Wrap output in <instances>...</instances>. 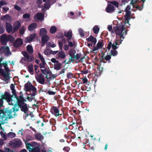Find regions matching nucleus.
Segmentation results:
<instances>
[{"mask_svg":"<svg viewBox=\"0 0 152 152\" xmlns=\"http://www.w3.org/2000/svg\"><path fill=\"white\" fill-rule=\"evenodd\" d=\"M9 107L4 110H0V117L3 121L6 120L8 118L10 119L15 117L17 115L16 112L18 110V108Z\"/></svg>","mask_w":152,"mask_h":152,"instance_id":"nucleus-1","label":"nucleus"},{"mask_svg":"<svg viewBox=\"0 0 152 152\" xmlns=\"http://www.w3.org/2000/svg\"><path fill=\"white\" fill-rule=\"evenodd\" d=\"M24 88L26 91L29 92V94L31 95V97L27 96L26 99L28 101L31 102L33 100L32 98H34V96L37 94L36 88L29 81L25 84Z\"/></svg>","mask_w":152,"mask_h":152,"instance_id":"nucleus-2","label":"nucleus"},{"mask_svg":"<svg viewBox=\"0 0 152 152\" xmlns=\"http://www.w3.org/2000/svg\"><path fill=\"white\" fill-rule=\"evenodd\" d=\"M127 31L125 27V26L122 24L117 26L116 29L115 30L116 35L118 36L121 38H122V39L125 38L124 36L127 34Z\"/></svg>","mask_w":152,"mask_h":152,"instance_id":"nucleus-3","label":"nucleus"},{"mask_svg":"<svg viewBox=\"0 0 152 152\" xmlns=\"http://www.w3.org/2000/svg\"><path fill=\"white\" fill-rule=\"evenodd\" d=\"M12 96L7 92L5 91L4 94L1 95V98L0 99V107L2 106L3 104V99L6 100L9 104H12L13 103H12L13 100L11 98Z\"/></svg>","mask_w":152,"mask_h":152,"instance_id":"nucleus-4","label":"nucleus"},{"mask_svg":"<svg viewBox=\"0 0 152 152\" xmlns=\"http://www.w3.org/2000/svg\"><path fill=\"white\" fill-rule=\"evenodd\" d=\"M26 148L30 152H40V148L39 147H35L34 146L35 143L31 142L28 143L26 141L25 142Z\"/></svg>","mask_w":152,"mask_h":152,"instance_id":"nucleus-5","label":"nucleus"},{"mask_svg":"<svg viewBox=\"0 0 152 152\" xmlns=\"http://www.w3.org/2000/svg\"><path fill=\"white\" fill-rule=\"evenodd\" d=\"M59 107L54 106L52 107L50 109V111L51 113L56 117L61 116L64 114V111L62 109H59Z\"/></svg>","mask_w":152,"mask_h":152,"instance_id":"nucleus-6","label":"nucleus"},{"mask_svg":"<svg viewBox=\"0 0 152 152\" xmlns=\"http://www.w3.org/2000/svg\"><path fill=\"white\" fill-rule=\"evenodd\" d=\"M0 74H1V76L3 77L4 79L1 78V79L4 81L6 82V83H8V80L10 78V73L9 72H5L4 69L2 68H0Z\"/></svg>","mask_w":152,"mask_h":152,"instance_id":"nucleus-7","label":"nucleus"},{"mask_svg":"<svg viewBox=\"0 0 152 152\" xmlns=\"http://www.w3.org/2000/svg\"><path fill=\"white\" fill-rule=\"evenodd\" d=\"M118 41L119 39H116L115 41L113 44L111 42H110L108 44L107 48L109 50L112 47L113 50H116L118 47V46H118L120 45L119 44Z\"/></svg>","mask_w":152,"mask_h":152,"instance_id":"nucleus-8","label":"nucleus"},{"mask_svg":"<svg viewBox=\"0 0 152 152\" xmlns=\"http://www.w3.org/2000/svg\"><path fill=\"white\" fill-rule=\"evenodd\" d=\"M20 96H17L16 98L17 105L18 106L23 104L25 103L24 102L26 101V100L23 97V95L22 91L20 92Z\"/></svg>","mask_w":152,"mask_h":152,"instance_id":"nucleus-9","label":"nucleus"},{"mask_svg":"<svg viewBox=\"0 0 152 152\" xmlns=\"http://www.w3.org/2000/svg\"><path fill=\"white\" fill-rule=\"evenodd\" d=\"M0 53L1 54L4 53L6 56H8L11 54V53L10 51V48L8 46H2L0 48Z\"/></svg>","mask_w":152,"mask_h":152,"instance_id":"nucleus-10","label":"nucleus"},{"mask_svg":"<svg viewBox=\"0 0 152 152\" xmlns=\"http://www.w3.org/2000/svg\"><path fill=\"white\" fill-rule=\"evenodd\" d=\"M15 106H16V108H17L18 107V108L19 110V107L20 108L21 111L23 112L26 116H28V108L26 104L24 103L23 104L18 107H17V105L15 104L12 107H14Z\"/></svg>","mask_w":152,"mask_h":152,"instance_id":"nucleus-11","label":"nucleus"},{"mask_svg":"<svg viewBox=\"0 0 152 152\" xmlns=\"http://www.w3.org/2000/svg\"><path fill=\"white\" fill-rule=\"evenodd\" d=\"M37 81L40 84L43 85L45 83V79L44 75L41 73H39L35 76Z\"/></svg>","mask_w":152,"mask_h":152,"instance_id":"nucleus-12","label":"nucleus"},{"mask_svg":"<svg viewBox=\"0 0 152 152\" xmlns=\"http://www.w3.org/2000/svg\"><path fill=\"white\" fill-rule=\"evenodd\" d=\"M22 142L20 139L16 138L11 142V145L15 148H18L22 145Z\"/></svg>","mask_w":152,"mask_h":152,"instance_id":"nucleus-13","label":"nucleus"},{"mask_svg":"<svg viewBox=\"0 0 152 152\" xmlns=\"http://www.w3.org/2000/svg\"><path fill=\"white\" fill-rule=\"evenodd\" d=\"M23 43V41L21 38H18L13 43V46L15 48H18L21 46Z\"/></svg>","mask_w":152,"mask_h":152,"instance_id":"nucleus-14","label":"nucleus"},{"mask_svg":"<svg viewBox=\"0 0 152 152\" xmlns=\"http://www.w3.org/2000/svg\"><path fill=\"white\" fill-rule=\"evenodd\" d=\"M49 67H45L44 69H40L41 72L46 75L45 77L48 79L50 77H48V75L50 76L51 73L49 71Z\"/></svg>","mask_w":152,"mask_h":152,"instance_id":"nucleus-15","label":"nucleus"},{"mask_svg":"<svg viewBox=\"0 0 152 152\" xmlns=\"http://www.w3.org/2000/svg\"><path fill=\"white\" fill-rule=\"evenodd\" d=\"M8 35L4 34L2 35L1 37V44L3 45H6L7 43L8 42Z\"/></svg>","mask_w":152,"mask_h":152,"instance_id":"nucleus-16","label":"nucleus"},{"mask_svg":"<svg viewBox=\"0 0 152 152\" xmlns=\"http://www.w3.org/2000/svg\"><path fill=\"white\" fill-rule=\"evenodd\" d=\"M115 10V8L113 5L108 4L106 8V11L107 12L111 13Z\"/></svg>","mask_w":152,"mask_h":152,"instance_id":"nucleus-17","label":"nucleus"},{"mask_svg":"<svg viewBox=\"0 0 152 152\" xmlns=\"http://www.w3.org/2000/svg\"><path fill=\"white\" fill-rule=\"evenodd\" d=\"M64 36L67 38V40H70L72 37V32L71 30L68 31H65Z\"/></svg>","mask_w":152,"mask_h":152,"instance_id":"nucleus-18","label":"nucleus"},{"mask_svg":"<svg viewBox=\"0 0 152 152\" xmlns=\"http://www.w3.org/2000/svg\"><path fill=\"white\" fill-rule=\"evenodd\" d=\"M69 55L70 57L69 58V61L67 62L66 64H69V61L70 62H73L74 61L73 58H74V56L75 55V53L72 50H70L69 52Z\"/></svg>","mask_w":152,"mask_h":152,"instance_id":"nucleus-19","label":"nucleus"},{"mask_svg":"<svg viewBox=\"0 0 152 152\" xmlns=\"http://www.w3.org/2000/svg\"><path fill=\"white\" fill-rule=\"evenodd\" d=\"M86 39L88 42H91L92 43H94V44L93 47L94 46L96 43L97 42V40L96 38L94 37L92 35H90L88 38H86Z\"/></svg>","mask_w":152,"mask_h":152,"instance_id":"nucleus-20","label":"nucleus"},{"mask_svg":"<svg viewBox=\"0 0 152 152\" xmlns=\"http://www.w3.org/2000/svg\"><path fill=\"white\" fill-rule=\"evenodd\" d=\"M21 23L19 21H16L14 24L13 30L15 31L18 30L21 26Z\"/></svg>","mask_w":152,"mask_h":152,"instance_id":"nucleus-21","label":"nucleus"},{"mask_svg":"<svg viewBox=\"0 0 152 152\" xmlns=\"http://www.w3.org/2000/svg\"><path fill=\"white\" fill-rule=\"evenodd\" d=\"M6 31L9 33H10L12 31V26L10 23H6Z\"/></svg>","mask_w":152,"mask_h":152,"instance_id":"nucleus-22","label":"nucleus"},{"mask_svg":"<svg viewBox=\"0 0 152 152\" xmlns=\"http://www.w3.org/2000/svg\"><path fill=\"white\" fill-rule=\"evenodd\" d=\"M36 34L35 33H33L31 34L29 37L26 38L27 41L28 42H31L35 38Z\"/></svg>","mask_w":152,"mask_h":152,"instance_id":"nucleus-23","label":"nucleus"},{"mask_svg":"<svg viewBox=\"0 0 152 152\" xmlns=\"http://www.w3.org/2000/svg\"><path fill=\"white\" fill-rule=\"evenodd\" d=\"M41 37L42 42L44 45H45L48 41L50 39V37L47 35Z\"/></svg>","mask_w":152,"mask_h":152,"instance_id":"nucleus-24","label":"nucleus"},{"mask_svg":"<svg viewBox=\"0 0 152 152\" xmlns=\"http://www.w3.org/2000/svg\"><path fill=\"white\" fill-rule=\"evenodd\" d=\"M58 58L64 59L66 57V54L63 51H60L57 54Z\"/></svg>","mask_w":152,"mask_h":152,"instance_id":"nucleus-25","label":"nucleus"},{"mask_svg":"<svg viewBox=\"0 0 152 152\" xmlns=\"http://www.w3.org/2000/svg\"><path fill=\"white\" fill-rule=\"evenodd\" d=\"M129 6H128L126 9V13L125 16V18H126L127 19L128 18H130V17L131 16V12L129 10Z\"/></svg>","mask_w":152,"mask_h":152,"instance_id":"nucleus-26","label":"nucleus"},{"mask_svg":"<svg viewBox=\"0 0 152 152\" xmlns=\"http://www.w3.org/2000/svg\"><path fill=\"white\" fill-rule=\"evenodd\" d=\"M47 31L45 28H41L39 30V36L42 37L44 35H47Z\"/></svg>","mask_w":152,"mask_h":152,"instance_id":"nucleus-27","label":"nucleus"},{"mask_svg":"<svg viewBox=\"0 0 152 152\" xmlns=\"http://www.w3.org/2000/svg\"><path fill=\"white\" fill-rule=\"evenodd\" d=\"M37 24L35 23H33L30 24L28 26V29L30 31H32L37 27Z\"/></svg>","mask_w":152,"mask_h":152,"instance_id":"nucleus-28","label":"nucleus"},{"mask_svg":"<svg viewBox=\"0 0 152 152\" xmlns=\"http://www.w3.org/2000/svg\"><path fill=\"white\" fill-rule=\"evenodd\" d=\"M34 19L37 18L38 20H42L43 19L44 15L41 13H38L34 16Z\"/></svg>","mask_w":152,"mask_h":152,"instance_id":"nucleus-29","label":"nucleus"},{"mask_svg":"<svg viewBox=\"0 0 152 152\" xmlns=\"http://www.w3.org/2000/svg\"><path fill=\"white\" fill-rule=\"evenodd\" d=\"M26 48L27 51L29 54H31L33 53V48L31 45H28L26 47Z\"/></svg>","mask_w":152,"mask_h":152,"instance_id":"nucleus-30","label":"nucleus"},{"mask_svg":"<svg viewBox=\"0 0 152 152\" xmlns=\"http://www.w3.org/2000/svg\"><path fill=\"white\" fill-rule=\"evenodd\" d=\"M61 65L60 62H58L57 63L54 64V68L55 69L58 70L61 68Z\"/></svg>","mask_w":152,"mask_h":152,"instance_id":"nucleus-31","label":"nucleus"},{"mask_svg":"<svg viewBox=\"0 0 152 152\" xmlns=\"http://www.w3.org/2000/svg\"><path fill=\"white\" fill-rule=\"evenodd\" d=\"M35 138L39 140H42L44 139V137L40 133H37L35 136Z\"/></svg>","mask_w":152,"mask_h":152,"instance_id":"nucleus-32","label":"nucleus"},{"mask_svg":"<svg viewBox=\"0 0 152 152\" xmlns=\"http://www.w3.org/2000/svg\"><path fill=\"white\" fill-rule=\"evenodd\" d=\"M29 72L31 75L33 74V65L32 64L29 65L28 67Z\"/></svg>","mask_w":152,"mask_h":152,"instance_id":"nucleus-33","label":"nucleus"},{"mask_svg":"<svg viewBox=\"0 0 152 152\" xmlns=\"http://www.w3.org/2000/svg\"><path fill=\"white\" fill-rule=\"evenodd\" d=\"M57 31V28L54 26H52L50 28V32L51 34H54Z\"/></svg>","mask_w":152,"mask_h":152,"instance_id":"nucleus-34","label":"nucleus"},{"mask_svg":"<svg viewBox=\"0 0 152 152\" xmlns=\"http://www.w3.org/2000/svg\"><path fill=\"white\" fill-rule=\"evenodd\" d=\"M93 30L95 34H97L99 30V28L96 25L93 28Z\"/></svg>","mask_w":152,"mask_h":152,"instance_id":"nucleus-35","label":"nucleus"},{"mask_svg":"<svg viewBox=\"0 0 152 152\" xmlns=\"http://www.w3.org/2000/svg\"><path fill=\"white\" fill-rule=\"evenodd\" d=\"M22 53L24 57L28 60H29L30 58L29 55L26 51H23L22 52Z\"/></svg>","mask_w":152,"mask_h":152,"instance_id":"nucleus-36","label":"nucleus"},{"mask_svg":"<svg viewBox=\"0 0 152 152\" xmlns=\"http://www.w3.org/2000/svg\"><path fill=\"white\" fill-rule=\"evenodd\" d=\"M16 136L15 133L11 132H10L7 134V136L8 138H12L15 137Z\"/></svg>","mask_w":152,"mask_h":152,"instance_id":"nucleus-37","label":"nucleus"},{"mask_svg":"<svg viewBox=\"0 0 152 152\" xmlns=\"http://www.w3.org/2000/svg\"><path fill=\"white\" fill-rule=\"evenodd\" d=\"M3 65L4 67L5 70L6 72H9L10 71V70L8 67H7V61H5V63L3 62Z\"/></svg>","mask_w":152,"mask_h":152,"instance_id":"nucleus-38","label":"nucleus"},{"mask_svg":"<svg viewBox=\"0 0 152 152\" xmlns=\"http://www.w3.org/2000/svg\"><path fill=\"white\" fill-rule=\"evenodd\" d=\"M10 17V16L7 14L5 15L2 16L1 18V20L4 21H6L8 20L9 18Z\"/></svg>","mask_w":152,"mask_h":152,"instance_id":"nucleus-39","label":"nucleus"},{"mask_svg":"<svg viewBox=\"0 0 152 152\" xmlns=\"http://www.w3.org/2000/svg\"><path fill=\"white\" fill-rule=\"evenodd\" d=\"M8 42L10 41V42H13L15 40V39L14 37L10 35H8Z\"/></svg>","mask_w":152,"mask_h":152,"instance_id":"nucleus-40","label":"nucleus"},{"mask_svg":"<svg viewBox=\"0 0 152 152\" xmlns=\"http://www.w3.org/2000/svg\"><path fill=\"white\" fill-rule=\"evenodd\" d=\"M68 42V45L70 47H72L73 46H75L76 44V42L75 41H73V42L70 41V40H67Z\"/></svg>","mask_w":152,"mask_h":152,"instance_id":"nucleus-41","label":"nucleus"},{"mask_svg":"<svg viewBox=\"0 0 152 152\" xmlns=\"http://www.w3.org/2000/svg\"><path fill=\"white\" fill-rule=\"evenodd\" d=\"M111 56H116L118 53V52L115 50H111L110 51Z\"/></svg>","mask_w":152,"mask_h":152,"instance_id":"nucleus-42","label":"nucleus"},{"mask_svg":"<svg viewBox=\"0 0 152 152\" xmlns=\"http://www.w3.org/2000/svg\"><path fill=\"white\" fill-rule=\"evenodd\" d=\"M0 152H14L9 148H5L4 151L0 149Z\"/></svg>","mask_w":152,"mask_h":152,"instance_id":"nucleus-43","label":"nucleus"},{"mask_svg":"<svg viewBox=\"0 0 152 152\" xmlns=\"http://www.w3.org/2000/svg\"><path fill=\"white\" fill-rule=\"evenodd\" d=\"M42 63L39 64V67L41 69L42 68H45V65L46 64L45 61H42Z\"/></svg>","mask_w":152,"mask_h":152,"instance_id":"nucleus-44","label":"nucleus"},{"mask_svg":"<svg viewBox=\"0 0 152 152\" xmlns=\"http://www.w3.org/2000/svg\"><path fill=\"white\" fill-rule=\"evenodd\" d=\"M64 37L63 33L59 32L56 35V37L59 39H62Z\"/></svg>","mask_w":152,"mask_h":152,"instance_id":"nucleus-45","label":"nucleus"},{"mask_svg":"<svg viewBox=\"0 0 152 152\" xmlns=\"http://www.w3.org/2000/svg\"><path fill=\"white\" fill-rule=\"evenodd\" d=\"M0 134L1 135L5 140H6L7 139V136L5 134L3 133L2 131H1L0 132Z\"/></svg>","mask_w":152,"mask_h":152,"instance_id":"nucleus-46","label":"nucleus"},{"mask_svg":"<svg viewBox=\"0 0 152 152\" xmlns=\"http://www.w3.org/2000/svg\"><path fill=\"white\" fill-rule=\"evenodd\" d=\"M67 77L69 79L72 78L74 77V75L71 72H68L66 75Z\"/></svg>","mask_w":152,"mask_h":152,"instance_id":"nucleus-47","label":"nucleus"},{"mask_svg":"<svg viewBox=\"0 0 152 152\" xmlns=\"http://www.w3.org/2000/svg\"><path fill=\"white\" fill-rule=\"evenodd\" d=\"M38 55L39 58L40 60H41V61H45V58L43 57V56L40 53H38Z\"/></svg>","mask_w":152,"mask_h":152,"instance_id":"nucleus-48","label":"nucleus"},{"mask_svg":"<svg viewBox=\"0 0 152 152\" xmlns=\"http://www.w3.org/2000/svg\"><path fill=\"white\" fill-rule=\"evenodd\" d=\"M109 3L112 4L114 5L115 7H118V3L116 1H113L109 2Z\"/></svg>","mask_w":152,"mask_h":152,"instance_id":"nucleus-49","label":"nucleus"},{"mask_svg":"<svg viewBox=\"0 0 152 152\" xmlns=\"http://www.w3.org/2000/svg\"><path fill=\"white\" fill-rule=\"evenodd\" d=\"M143 5H144V4H142V7H140L139 6H137V5H136V6H133V7L134 8V7H135L137 9V10H140V11H141V10L142 9H143Z\"/></svg>","mask_w":152,"mask_h":152,"instance_id":"nucleus-50","label":"nucleus"},{"mask_svg":"<svg viewBox=\"0 0 152 152\" xmlns=\"http://www.w3.org/2000/svg\"><path fill=\"white\" fill-rule=\"evenodd\" d=\"M48 47L50 46L52 48H54L56 46V45L53 43V42H49L48 43Z\"/></svg>","mask_w":152,"mask_h":152,"instance_id":"nucleus-51","label":"nucleus"},{"mask_svg":"<svg viewBox=\"0 0 152 152\" xmlns=\"http://www.w3.org/2000/svg\"><path fill=\"white\" fill-rule=\"evenodd\" d=\"M30 15L29 14L26 13L23 15V17L24 19H29L30 18Z\"/></svg>","mask_w":152,"mask_h":152,"instance_id":"nucleus-52","label":"nucleus"},{"mask_svg":"<svg viewBox=\"0 0 152 152\" xmlns=\"http://www.w3.org/2000/svg\"><path fill=\"white\" fill-rule=\"evenodd\" d=\"M103 46L102 42L99 41L97 44V47L99 48H102Z\"/></svg>","mask_w":152,"mask_h":152,"instance_id":"nucleus-53","label":"nucleus"},{"mask_svg":"<svg viewBox=\"0 0 152 152\" xmlns=\"http://www.w3.org/2000/svg\"><path fill=\"white\" fill-rule=\"evenodd\" d=\"M81 54H79L78 53H77L75 55L74 57V58L76 60H78L81 57Z\"/></svg>","mask_w":152,"mask_h":152,"instance_id":"nucleus-54","label":"nucleus"},{"mask_svg":"<svg viewBox=\"0 0 152 152\" xmlns=\"http://www.w3.org/2000/svg\"><path fill=\"white\" fill-rule=\"evenodd\" d=\"M44 53L47 56H49L51 54L50 50L48 49L45 50L44 51Z\"/></svg>","mask_w":152,"mask_h":152,"instance_id":"nucleus-55","label":"nucleus"},{"mask_svg":"<svg viewBox=\"0 0 152 152\" xmlns=\"http://www.w3.org/2000/svg\"><path fill=\"white\" fill-rule=\"evenodd\" d=\"M79 31L80 34L82 37H83L84 36V34L83 32V30L81 28L79 29Z\"/></svg>","mask_w":152,"mask_h":152,"instance_id":"nucleus-56","label":"nucleus"},{"mask_svg":"<svg viewBox=\"0 0 152 152\" xmlns=\"http://www.w3.org/2000/svg\"><path fill=\"white\" fill-rule=\"evenodd\" d=\"M50 4L49 2H46L44 4V8L46 9L49 8L50 7Z\"/></svg>","mask_w":152,"mask_h":152,"instance_id":"nucleus-57","label":"nucleus"},{"mask_svg":"<svg viewBox=\"0 0 152 152\" xmlns=\"http://www.w3.org/2000/svg\"><path fill=\"white\" fill-rule=\"evenodd\" d=\"M25 32L24 27V26H22L21 28L20 29V33L22 35Z\"/></svg>","mask_w":152,"mask_h":152,"instance_id":"nucleus-58","label":"nucleus"},{"mask_svg":"<svg viewBox=\"0 0 152 152\" xmlns=\"http://www.w3.org/2000/svg\"><path fill=\"white\" fill-rule=\"evenodd\" d=\"M14 8L18 11H20L21 10V8L17 4H15L14 6Z\"/></svg>","mask_w":152,"mask_h":152,"instance_id":"nucleus-59","label":"nucleus"},{"mask_svg":"<svg viewBox=\"0 0 152 152\" xmlns=\"http://www.w3.org/2000/svg\"><path fill=\"white\" fill-rule=\"evenodd\" d=\"M104 58L105 60L107 61H109L111 58V56L110 55H107Z\"/></svg>","mask_w":152,"mask_h":152,"instance_id":"nucleus-60","label":"nucleus"},{"mask_svg":"<svg viewBox=\"0 0 152 152\" xmlns=\"http://www.w3.org/2000/svg\"><path fill=\"white\" fill-rule=\"evenodd\" d=\"M63 43L62 42H61L60 41H58V45L60 49L61 50L62 49L63 47Z\"/></svg>","mask_w":152,"mask_h":152,"instance_id":"nucleus-61","label":"nucleus"},{"mask_svg":"<svg viewBox=\"0 0 152 152\" xmlns=\"http://www.w3.org/2000/svg\"><path fill=\"white\" fill-rule=\"evenodd\" d=\"M4 31V30L3 26L0 25V34L3 33Z\"/></svg>","mask_w":152,"mask_h":152,"instance_id":"nucleus-62","label":"nucleus"},{"mask_svg":"<svg viewBox=\"0 0 152 152\" xmlns=\"http://www.w3.org/2000/svg\"><path fill=\"white\" fill-rule=\"evenodd\" d=\"M12 95H14L15 96V97L16 98L17 97L16 93V90L15 89L12 90Z\"/></svg>","mask_w":152,"mask_h":152,"instance_id":"nucleus-63","label":"nucleus"},{"mask_svg":"<svg viewBox=\"0 0 152 152\" xmlns=\"http://www.w3.org/2000/svg\"><path fill=\"white\" fill-rule=\"evenodd\" d=\"M56 92L51 91L50 90L48 91V93L50 95H54L55 94Z\"/></svg>","mask_w":152,"mask_h":152,"instance_id":"nucleus-64","label":"nucleus"}]
</instances>
